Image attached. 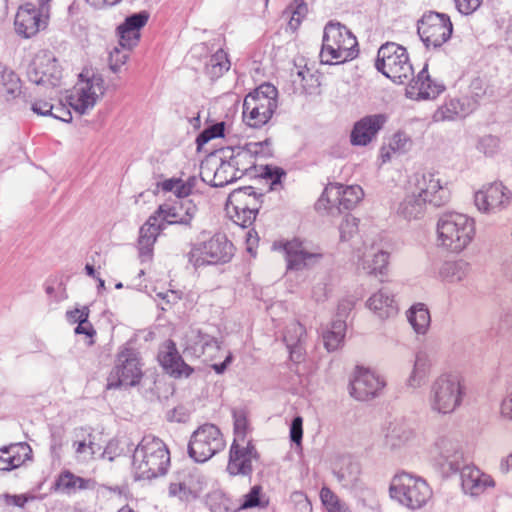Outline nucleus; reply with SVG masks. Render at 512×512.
Returning a JSON list of instances; mask_svg holds the SVG:
<instances>
[{
    "label": "nucleus",
    "instance_id": "nucleus-1",
    "mask_svg": "<svg viewBox=\"0 0 512 512\" xmlns=\"http://www.w3.org/2000/svg\"><path fill=\"white\" fill-rule=\"evenodd\" d=\"M476 222L474 218L459 212H446L436 223L437 246L451 253L463 252L474 240Z\"/></svg>",
    "mask_w": 512,
    "mask_h": 512
},
{
    "label": "nucleus",
    "instance_id": "nucleus-2",
    "mask_svg": "<svg viewBox=\"0 0 512 512\" xmlns=\"http://www.w3.org/2000/svg\"><path fill=\"white\" fill-rule=\"evenodd\" d=\"M170 453L159 438L147 435L136 446L132 456V471L136 479H153L166 474Z\"/></svg>",
    "mask_w": 512,
    "mask_h": 512
},
{
    "label": "nucleus",
    "instance_id": "nucleus-3",
    "mask_svg": "<svg viewBox=\"0 0 512 512\" xmlns=\"http://www.w3.org/2000/svg\"><path fill=\"white\" fill-rule=\"evenodd\" d=\"M466 394L467 388L462 376L457 373H443L431 384L429 407L437 414H451L462 405Z\"/></svg>",
    "mask_w": 512,
    "mask_h": 512
},
{
    "label": "nucleus",
    "instance_id": "nucleus-4",
    "mask_svg": "<svg viewBox=\"0 0 512 512\" xmlns=\"http://www.w3.org/2000/svg\"><path fill=\"white\" fill-rule=\"evenodd\" d=\"M358 52L357 39L348 28L333 22L325 26L319 54L321 63L343 64L357 57Z\"/></svg>",
    "mask_w": 512,
    "mask_h": 512
},
{
    "label": "nucleus",
    "instance_id": "nucleus-5",
    "mask_svg": "<svg viewBox=\"0 0 512 512\" xmlns=\"http://www.w3.org/2000/svg\"><path fill=\"white\" fill-rule=\"evenodd\" d=\"M277 107V88L270 83H263L245 96L243 122L251 128H261L271 120Z\"/></svg>",
    "mask_w": 512,
    "mask_h": 512
},
{
    "label": "nucleus",
    "instance_id": "nucleus-6",
    "mask_svg": "<svg viewBox=\"0 0 512 512\" xmlns=\"http://www.w3.org/2000/svg\"><path fill=\"white\" fill-rule=\"evenodd\" d=\"M234 255V245L223 233H215L210 237L202 234L187 254L188 261L195 268L225 264Z\"/></svg>",
    "mask_w": 512,
    "mask_h": 512
},
{
    "label": "nucleus",
    "instance_id": "nucleus-7",
    "mask_svg": "<svg viewBox=\"0 0 512 512\" xmlns=\"http://www.w3.org/2000/svg\"><path fill=\"white\" fill-rule=\"evenodd\" d=\"M27 77L39 88L48 91V97L55 99L59 96L63 85V69L57 58L49 51H39L31 61Z\"/></svg>",
    "mask_w": 512,
    "mask_h": 512
},
{
    "label": "nucleus",
    "instance_id": "nucleus-8",
    "mask_svg": "<svg viewBox=\"0 0 512 512\" xmlns=\"http://www.w3.org/2000/svg\"><path fill=\"white\" fill-rule=\"evenodd\" d=\"M389 492L393 499L413 510L423 507L432 496L431 488L422 477L407 472L392 478Z\"/></svg>",
    "mask_w": 512,
    "mask_h": 512
},
{
    "label": "nucleus",
    "instance_id": "nucleus-9",
    "mask_svg": "<svg viewBox=\"0 0 512 512\" xmlns=\"http://www.w3.org/2000/svg\"><path fill=\"white\" fill-rule=\"evenodd\" d=\"M376 69L395 83L403 84L414 74L408 52L405 47L387 42L377 53Z\"/></svg>",
    "mask_w": 512,
    "mask_h": 512
},
{
    "label": "nucleus",
    "instance_id": "nucleus-10",
    "mask_svg": "<svg viewBox=\"0 0 512 512\" xmlns=\"http://www.w3.org/2000/svg\"><path fill=\"white\" fill-rule=\"evenodd\" d=\"M143 377V363L139 352L133 347L123 345L119 348L114 366L108 376L107 387L116 389L122 386L133 387Z\"/></svg>",
    "mask_w": 512,
    "mask_h": 512
},
{
    "label": "nucleus",
    "instance_id": "nucleus-11",
    "mask_svg": "<svg viewBox=\"0 0 512 512\" xmlns=\"http://www.w3.org/2000/svg\"><path fill=\"white\" fill-rule=\"evenodd\" d=\"M261 196L251 186L232 191L226 202L227 216L242 228L250 227L261 207Z\"/></svg>",
    "mask_w": 512,
    "mask_h": 512
},
{
    "label": "nucleus",
    "instance_id": "nucleus-12",
    "mask_svg": "<svg viewBox=\"0 0 512 512\" xmlns=\"http://www.w3.org/2000/svg\"><path fill=\"white\" fill-rule=\"evenodd\" d=\"M451 435L441 434L429 449L431 461L445 474L456 473L466 461L461 443Z\"/></svg>",
    "mask_w": 512,
    "mask_h": 512
},
{
    "label": "nucleus",
    "instance_id": "nucleus-13",
    "mask_svg": "<svg viewBox=\"0 0 512 512\" xmlns=\"http://www.w3.org/2000/svg\"><path fill=\"white\" fill-rule=\"evenodd\" d=\"M225 447L220 429L214 424H204L191 435L188 454L195 462H206Z\"/></svg>",
    "mask_w": 512,
    "mask_h": 512
},
{
    "label": "nucleus",
    "instance_id": "nucleus-14",
    "mask_svg": "<svg viewBox=\"0 0 512 512\" xmlns=\"http://www.w3.org/2000/svg\"><path fill=\"white\" fill-rule=\"evenodd\" d=\"M104 93L105 84L100 75L89 76L88 72H82L68 97L69 104L76 112L85 114L97 104Z\"/></svg>",
    "mask_w": 512,
    "mask_h": 512
},
{
    "label": "nucleus",
    "instance_id": "nucleus-15",
    "mask_svg": "<svg viewBox=\"0 0 512 512\" xmlns=\"http://www.w3.org/2000/svg\"><path fill=\"white\" fill-rule=\"evenodd\" d=\"M364 192L359 185L345 186L340 183L328 184L316 203L318 210H351L363 199Z\"/></svg>",
    "mask_w": 512,
    "mask_h": 512
},
{
    "label": "nucleus",
    "instance_id": "nucleus-16",
    "mask_svg": "<svg viewBox=\"0 0 512 512\" xmlns=\"http://www.w3.org/2000/svg\"><path fill=\"white\" fill-rule=\"evenodd\" d=\"M409 184L427 205L442 207L450 202L451 190L435 173L414 174Z\"/></svg>",
    "mask_w": 512,
    "mask_h": 512
},
{
    "label": "nucleus",
    "instance_id": "nucleus-17",
    "mask_svg": "<svg viewBox=\"0 0 512 512\" xmlns=\"http://www.w3.org/2000/svg\"><path fill=\"white\" fill-rule=\"evenodd\" d=\"M417 31L426 47L438 48L449 40L453 26L447 15L429 12L419 20Z\"/></svg>",
    "mask_w": 512,
    "mask_h": 512
},
{
    "label": "nucleus",
    "instance_id": "nucleus-18",
    "mask_svg": "<svg viewBox=\"0 0 512 512\" xmlns=\"http://www.w3.org/2000/svg\"><path fill=\"white\" fill-rule=\"evenodd\" d=\"M49 20L50 9L46 6L25 3L17 10L14 21L15 31L22 38H32L47 28Z\"/></svg>",
    "mask_w": 512,
    "mask_h": 512
},
{
    "label": "nucleus",
    "instance_id": "nucleus-19",
    "mask_svg": "<svg viewBox=\"0 0 512 512\" xmlns=\"http://www.w3.org/2000/svg\"><path fill=\"white\" fill-rule=\"evenodd\" d=\"M269 141L246 142L242 145L226 147L221 150V155L230 160L236 169L245 175L256 166L258 157L269 155Z\"/></svg>",
    "mask_w": 512,
    "mask_h": 512
},
{
    "label": "nucleus",
    "instance_id": "nucleus-20",
    "mask_svg": "<svg viewBox=\"0 0 512 512\" xmlns=\"http://www.w3.org/2000/svg\"><path fill=\"white\" fill-rule=\"evenodd\" d=\"M512 192L502 182L484 185L474 194V204L483 214H496L509 207Z\"/></svg>",
    "mask_w": 512,
    "mask_h": 512
},
{
    "label": "nucleus",
    "instance_id": "nucleus-21",
    "mask_svg": "<svg viewBox=\"0 0 512 512\" xmlns=\"http://www.w3.org/2000/svg\"><path fill=\"white\" fill-rule=\"evenodd\" d=\"M183 345L188 356L202 358L206 363L217 359L221 352V345L215 337L195 328L185 333Z\"/></svg>",
    "mask_w": 512,
    "mask_h": 512
},
{
    "label": "nucleus",
    "instance_id": "nucleus-22",
    "mask_svg": "<svg viewBox=\"0 0 512 512\" xmlns=\"http://www.w3.org/2000/svg\"><path fill=\"white\" fill-rule=\"evenodd\" d=\"M258 459L259 454L253 442H232L226 470L232 476H249Z\"/></svg>",
    "mask_w": 512,
    "mask_h": 512
},
{
    "label": "nucleus",
    "instance_id": "nucleus-23",
    "mask_svg": "<svg viewBox=\"0 0 512 512\" xmlns=\"http://www.w3.org/2000/svg\"><path fill=\"white\" fill-rule=\"evenodd\" d=\"M471 269L464 259H448L432 263L429 275L445 285H457L468 279Z\"/></svg>",
    "mask_w": 512,
    "mask_h": 512
},
{
    "label": "nucleus",
    "instance_id": "nucleus-24",
    "mask_svg": "<svg viewBox=\"0 0 512 512\" xmlns=\"http://www.w3.org/2000/svg\"><path fill=\"white\" fill-rule=\"evenodd\" d=\"M385 381L370 369L357 367L350 383V395L359 401L376 397L384 388Z\"/></svg>",
    "mask_w": 512,
    "mask_h": 512
},
{
    "label": "nucleus",
    "instance_id": "nucleus-25",
    "mask_svg": "<svg viewBox=\"0 0 512 512\" xmlns=\"http://www.w3.org/2000/svg\"><path fill=\"white\" fill-rule=\"evenodd\" d=\"M287 268L301 270L310 266L321 258L318 248L313 247L307 241L293 239L284 244Z\"/></svg>",
    "mask_w": 512,
    "mask_h": 512
},
{
    "label": "nucleus",
    "instance_id": "nucleus-26",
    "mask_svg": "<svg viewBox=\"0 0 512 512\" xmlns=\"http://www.w3.org/2000/svg\"><path fill=\"white\" fill-rule=\"evenodd\" d=\"M197 212L196 204L190 199H183L177 203H164L158 207L153 216H157L164 226L166 224L188 225Z\"/></svg>",
    "mask_w": 512,
    "mask_h": 512
},
{
    "label": "nucleus",
    "instance_id": "nucleus-27",
    "mask_svg": "<svg viewBox=\"0 0 512 512\" xmlns=\"http://www.w3.org/2000/svg\"><path fill=\"white\" fill-rule=\"evenodd\" d=\"M158 361L166 373L175 378L189 377L193 372V368L183 360L175 342L170 339L159 347Z\"/></svg>",
    "mask_w": 512,
    "mask_h": 512
},
{
    "label": "nucleus",
    "instance_id": "nucleus-28",
    "mask_svg": "<svg viewBox=\"0 0 512 512\" xmlns=\"http://www.w3.org/2000/svg\"><path fill=\"white\" fill-rule=\"evenodd\" d=\"M387 122L385 114L367 115L355 122L350 134L354 146H366L371 143Z\"/></svg>",
    "mask_w": 512,
    "mask_h": 512
},
{
    "label": "nucleus",
    "instance_id": "nucleus-29",
    "mask_svg": "<svg viewBox=\"0 0 512 512\" xmlns=\"http://www.w3.org/2000/svg\"><path fill=\"white\" fill-rule=\"evenodd\" d=\"M461 486L465 494L479 496L495 486L489 474L474 465H466L461 469Z\"/></svg>",
    "mask_w": 512,
    "mask_h": 512
},
{
    "label": "nucleus",
    "instance_id": "nucleus-30",
    "mask_svg": "<svg viewBox=\"0 0 512 512\" xmlns=\"http://www.w3.org/2000/svg\"><path fill=\"white\" fill-rule=\"evenodd\" d=\"M444 90V86L432 80L425 66L416 78L409 82L406 95L411 99H434Z\"/></svg>",
    "mask_w": 512,
    "mask_h": 512
},
{
    "label": "nucleus",
    "instance_id": "nucleus-31",
    "mask_svg": "<svg viewBox=\"0 0 512 512\" xmlns=\"http://www.w3.org/2000/svg\"><path fill=\"white\" fill-rule=\"evenodd\" d=\"M382 435H384V445L395 450L411 442L416 434L406 421L395 419L382 428Z\"/></svg>",
    "mask_w": 512,
    "mask_h": 512
},
{
    "label": "nucleus",
    "instance_id": "nucleus-32",
    "mask_svg": "<svg viewBox=\"0 0 512 512\" xmlns=\"http://www.w3.org/2000/svg\"><path fill=\"white\" fill-rule=\"evenodd\" d=\"M163 229L164 225L157 221V216H153V214L141 226L138 238V251L141 262L151 261L154 244L157 236Z\"/></svg>",
    "mask_w": 512,
    "mask_h": 512
},
{
    "label": "nucleus",
    "instance_id": "nucleus-33",
    "mask_svg": "<svg viewBox=\"0 0 512 512\" xmlns=\"http://www.w3.org/2000/svg\"><path fill=\"white\" fill-rule=\"evenodd\" d=\"M388 260L389 253L372 245L365 248L362 256H358L357 266L369 275H382L387 269Z\"/></svg>",
    "mask_w": 512,
    "mask_h": 512
},
{
    "label": "nucleus",
    "instance_id": "nucleus-34",
    "mask_svg": "<svg viewBox=\"0 0 512 512\" xmlns=\"http://www.w3.org/2000/svg\"><path fill=\"white\" fill-rule=\"evenodd\" d=\"M366 306L380 319L394 317L399 311L394 295L386 289H380L372 294L368 298Z\"/></svg>",
    "mask_w": 512,
    "mask_h": 512
},
{
    "label": "nucleus",
    "instance_id": "nucleus-35",
    "mask_svg": "<svg viewBox=\"0 0 512 512\" xmlns=\"http://www.w3.org/2000/svg\"><path fill=\"white\" fill-rule=\"evenodd\" d=\"M30 453V446L24 442L2 447L0 449V471H10L20 467L29 459Z\"/></svg>",
    "mask_w": 512,
    "mask_h": 512
},
{
    "label": "nucleus",
    "instance_id": "nucleus-36",
    "mask_svg": "<svg viewBox=\"0 0 512 512\" xmlns=\"http://www.w3.org/2000/svg\"><path fill=\"white\" fill-rule=\"evenodd\" d=\"M94 487V480L77 476L70 470L60 472L53 485L55 491L66 495H72L81 490H90Z\"/></svg>",
    "mask_w": 512,
    "mask_h": 512
},
{
    "label": "nucleus",
    "instance_id": "nucleus-37",
    "mask_svg": "<svg viewBox=\"0 0 512 512\" xmlns=\"http://www.w3.org/2000/svg\"><path fill=\"white\" fill-rule=\"evenodd\" d=\"M202 490L203 481L197 474H189L183 481L172 482L169 485V495L185 502L195 500Z\"/></svg>",
    "mask_w": 512,
    "mask_h": 512
},
{
    "label": "nucleus",
    "instance_id": "nucleus-38",
    "mask_svg": "<svg viewBox=\"0 0 512 512\" xmlns=\"http://www.w3.org/2000/svg\"><path fill=\"white\" fill-rule=\"evenodd\" d=\"M473 112V104L465 103L462 98L446 100L433 114L436 122L452 121L458 118H465Z\"/></svg>",
    "mask_w": 512,
    "mask_h": 512
},
{
    "label": "nucleus",
    "instance_id": "nucleus-39",
    "mask_svg": "<svg viewBox=\"0 0 512 512\" xmlns=\"http://www.w3.org/2000/svg\"><path fill=\"white\" fill-rule=\"evenodd\" d=\"M424 200L408 184L406 194L397 207V214L405 219H417L424 215L426 210Z\"/></svg>",
    "mask_w": 512,
    "mask_h": 512
},
{
    "label": "nucleus",
    "instance_id": "nucleus-40",
    "mask_svg": "<svg viewBox=\"0 0 512 512\" xmlns=\"http://www.w3.org/2000/svg\"><path fill=\"white\" fill-rule=\"evenodd\" d=\"M306 335L305 327L298 321L287 324L283 340L293 361L299 362L302 358L301 343Z\"/></svg>",
    "mask_w": 512,
    "mask_h": 512
},
{
    "label": "nucleus",
    "instance_id": "nucleus-41",
    "mask_svg": "<svg viewBox=\"0 0 512 512\" xmlns=\"http://www.w3.org/2000/svg\"><path fill=\"white\" fill-rule=\"evenodd\" d=\"M21 80L8 66L0 63V97L6 100L16 98L21 93Z\"/></svg>",
    "mask_w": 512,
    "mask_h": 512
},
{
    "label": "nucleus",
    "instance_id": "nucleus-42",
    "mask_svg": "<svg viewBox=\"0 0 512 512\" xmlns=\"http://www.w3.org/2000/svg\"><path fill=\"white\" fill-rule=\"evenodd\" d=\"M334 474L344 487H352L359 480L360 465L350 457H342L334 467Z\"/></svg>",
    "mask_w": 512,
    "mask_h": 512
},
{
    "label": "nucleus",
    "instance_id": "nucleus-43",
    "mask_svg": "<svg viewBox=\"0 0 512 512\" xmlns=\"http://www.w3.org/2000/svg\"><path fill=\"white\" fill-rule=\"evenodd\" d=\"M432 363L430 356L425 351H419L416 354L413 370L407 380V385L413 389L421 387L431 369Z\"/></svg>",
    "mask_w": 512,
    "mask_h": 512
},
{
    "label": "nucleus",
    "instance_id": "nucleus-44",
    "mask_svg": "<svg viewBox=\"0 0 512 512\" xmlns=\"http://www.w3.org/2000/svg\"><path fill=\"white\" fill-rule=\"evenodd\" d=\"M345 333V321L341 319L333 321L322 331V340L325 348L328 351H335L339 349L344 342Z\"/></svg>",
    "mask_w": 512,
    "mask_h": 512
},
{
    "label": "nucleus",
    "instance_id": "nucleus-45",
    "mask_svg": "<svg viewBox=\"0 0 512 512\" xmlns=\"http://www.w3.org/2000/svg\"><path fill=\"white\" fill-rule=\"evenodd\" d=\"M198 183L195 176L188 177L186 180L180 178H170L160 183V188L164 192H172L178 198H187L191 195Z\"/></svg>",
    "mask_w": 512,
    "mask_h": 512
},
{
    "label": "nucleus",
    "instance_id": "nucleus-46",
    "mask_svg": "<svg viewBox=\"0 0 512 512\" xmlns=\"http://www.w3.org/2000/svg\"><path fill=\"white\" fill-rule=\"evenodd\" d=\"M412 146V140L410 136L403 132L398 131L389 140L387 146L381 149V158L383 162L389 161L393 154H403L410 150Z\"/></svg>",
    "mask_w": 512,
    "mask_h": 512
},
{
    "label": "nucleus",
    "instance_id": "nucleus-47",
    "mask_svg": "<svg viewBox=\"0 0 512 512\" xmlns=\"http://www.w3.org/2000/svg\"><path fill=\"white\" fill-rule=\"evenodd\" d=\"M407 318L414 331L417 334L424 335L427 333L431 317L430 312L425 304L417 303L414 304L407 312Z\"/></svg>",
    "mask_w": 512,
    "mask_h": 512
},
{
    "label": "nucleus",
    "instance_id": "nucleus-48",
    "mask_svg": "<svg viewBox=\"0 0 512 512\" xmlns=\"http://www.w3.org/2000/svg\"><path fill=\"white\" fill-rule=\"evenodd\" d=\"M241 177V173L232 163H230V160L222 155L220 158V164L214 171L212 182L216 187H223L237 179H240Z\"/></svg>",
    "mask_w": 512,
    "mask_h": 512
},
{
    "label": "nucleus",
    "instance_id": "nucleus-49",
    "mask_svg": "<svg viewBox=\"0 0 512 512\" xmlns=\"http://www.w3.org/2000/svg\"><path fill=\"white\" fill-rule=\"evenodd\" d=\"M488 88L487 82L480 77H476L471 80L462 99L469 105L473 104V112L478 108L481 100L487 95Z\"/></svg>",
    "mask_w": 512,
    "mask_h": 512
},
{
    "label": "nucleus",
    "instance_id": "nucleus-50",
    "mask_svg": "<svg viewBox=\"0 0 512 512\" xmlns=\"http://www.w3.org/2000/svg\"><path fill=\"white\" fill-rule=\"evenodd\" d=\"M230 69V60L223 49L217 50L208 60L205 70L206 74L212 78H219Z\"/></svg>",
    "mask_w": 512,
    "mask_h": 512
},
{
    "label": "nucleus",
    "instance_id": "nucleus-51",
    "mask_svg": "<svg viewBox=\"0 0 512 512\" xmlns=\"http://www.w3.org/2000/svg\"><path fill=\"white\" fill-rule=\"evenodd\" d=\"M320 499L328 512H350L346 503L341 501L339 497L328 487H322L320 491Z\"/></svg>",
    "mask_w": 512,
    "mask_h": 512
},
{
    "label": "nucleus",
    "instance_id": "nucleus-52",
    "mask_svg": "<svg viewBox=\"0 0 512 512\" xmlns=\"http://www.w3.org/2000/svg\"><path fill=\"white\" fill-rule=\"evenodd\" d=\"M475 148L486 157H492L501 149V141L497 136L487 134L479 137Z\"/></svg>",
    "mask_w": 512,
    "mask_h": 512
},
{
    "label": "nucleus",
    "instance_id": "nucleus-53",
    "mask_svg": "<svg viewBox=\"0 0 512 512\" xmlns=\"http://www.w3.org/2000/svg\"><path fill=\"white\" fill-rule=\"evenodd\" d=\"M234 440L233 442H252L248 438L250 426L246 415L243 412H234Z\"/></svg>",
    "mask_w": 512,
    "mask_h": 512
},
{
    "label": "nucleus",
    "instance_id": "nucleus-54",
    "mask_svg": "<svg viewBox=\"0 0 512 512\" xmlns=\"http://www.w3.org/2000/svg\"><path fill=\"white\" fill-rule=\"evenodd\" d=\"M96 444L94 442V437L92 435H88L83 440L74 441L73 448L75 453L79 458L84 461L90 460L93 458L96 453Z\"/></svg>",
    "mask_w": 512,
    "mask_h": 512
},
{
    "label": "nucleus",
    "instance_id": "nucleus-55",
    "mask_svg": "<svg viewBox=\"0 0 512 512\" xmlns=\"http://www.w3.org/2000/svg\"><path fill=\"white\" fill-rule=\"evenodd\" d=\"M119 44L123 48L131 49L136 46L140 39V32L131 30L123 25L118 27Z\"/></svg>",
    "mask_w": 512,
    "mask_h": 512
},
{
    "label": "nucleus",
    "instance_id": "nucleus-56",
    "mask_svg": "<svg viewBox=\"0 0 512 512\" xmlns=\"http://www.w3.org/2000/svg\"><path fill=\"white\" fill-rule=\"evenodd\" d=\"M340 240L348 241L358 232V219L346 215L339 226Z\"/></svg>",
    "mask_w": 512,
    "mask_h": 512
},
{
    "label": "nucleus",
    "instance_id": "nucleus-57",
    "mask_svg": "<svg viewBox=\"0 0 512 512\" xmlns=\"http://www.w3.org/2000/svg\"><path fill=\"white\" fill-rule=\"evenodd\" d=\"M225 131V123L218 122L214 125L204 129V131L198 136L197 142L199 145L205 144L210 140L218 137H223Z\"/></svg>",
    "mask_w": 512,
    "mask_h": 512
},
{
    "label": "nucleus",
    "instance_id": "nucleus-58",
    "mask_svg": "<svg viewBox=\"0 0 512 512\" xmlns=\"http://www.w3.org/2000/svg\"><path fill=\"white\" fill-rule=\"evenodd\" d=\"M262 488L259 485L253 486L249 493L245 494L243 496V501L241 503L242 509H248L256 506H262L265 505L262 504L260 500V494H261Z\"/></svg>",
    "mask_w": 512,
    "mask_h": 512
},
{
    "label": "nucleus",
    "instance_id": "nucleus-59",
    "mask_svg": "<svg viewBox=\"0 0 512 512\" xmlns=\"http://www.w3.org/2000/svg\"><path fill=\"white\" fill-rule=\"evenodd\" d=\"M35 499V496L33 495H26V494H19V495H10V494H4L1 496V500L4 503L5 506L9 508L13 507H19L23 508L26 503L29 501H33Z\"/></svg>",
    "mask_w": 512,
    "mask_h": 512
},
{
    "label": "nucleus",
    "instance_id": "nucleus-60",
    "mask_svg": "<svg viewBox=\"0 0 512 512\" xmlns=\"http://www.w3.org/2000/svg\"><path fill=\"white\" fill-rule=\"evenodd\" d=\"M295 7L291 10V18L289 21V26L292 29H297L301 24L302 20L305 18L308 12V7L304 1L294 3Z\"/></svg>",
    "mask_w": 512,
    "mask_h": 512
},
{
    "label": "nucleus",
    "instance_id": "nucleus-61",
    "mask_svg": "<svg viewBox=\"0 0 512 512\" xmlns=\"http://www.w3.org/2000/svg\"><path fill=\"white\" fill-rule=\"evenodd\" d=\"M148 19V13L143 11L127 17L122 25L131 30L140 32V29L146 25Z\"/></svg>",
    "mask_w": 512,
    "mask_h": 512
},
{
    "label": "nucleus",
    "instance_id": "nucleus-62",
    "mask_svg": "<svg viewBox=\"0 0 512 512\" xmlns=\"http://www.w3.org/2000/svg\"><path fill=\"white\" fill-rule=\"evenodd\" d=\"M128 54L121 49L115 47L109 55V67L113 72H118L126 63Z\"/></svg>",
    "mask_w": 512,
    "mask_h": 512
},
{
    "label": "nucleus",
    "instance_id": "nucleus-63",
    "mask_svg": "<svg viewBox=\"0 0 512 512\" xmlns=\"http://www.w3.org/2000/svg\"><path fill=\"white\" fill-rule=\"evenodd\" d=\"M499 416L504 421L512 422V389L500 401Z\"/></svg>",
    "mask_w": 512,
    "mask_h": 512
},
{
    "label": "nucleus",
    "instance_id": "nucleus-64",
    "mask_svg": "<svg viewBox=\"0 0 512 512\" xmlns=\"http://www.w3.org/2000/svg\"><path fill=\"white\" fill-rule=\"evenodd\" d=\"M482 2L483 0H454L457 10L463 15L474 13Z\"/></svg>",
    "mask_w": 512,
    "mask_h": 512
}]
</instances>
